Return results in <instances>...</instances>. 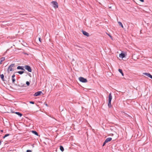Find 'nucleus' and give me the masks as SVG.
I'll return each instance as SVG.
<instances>
[{
    "label": "nucleus",
    "mask_w": 152,
    "mask_h": 152,
    "mask_svg": "<svg viewBox=\"0 0 152 152\" xmlns=\"http://www.w3.org/2000/svg\"><path fill=\"white\" fill-rule=\"evenodd\" d=\"M112 98V96L111 95V93L109 95L108 97V101L111 102Z\"/></svg>",
    "instance_id": "nucleus-12"
},
{
    "label": "nucleus",
    "mask_w": 152,
    "mask_h": 152,
    "mask_svg": "<svg viewBox=\"0 0 152 152\" xmlns=\"http://www.w3.org/2000/svg\"><path fill=\"white\" fill-rule=\"evenodd\" d=\"M0 77L1 78V79H2V80L4 81L5 80L4 79V75L3 74H2L1 75H0Z\"/></svg>",
    "instance_id": "nucleus-15"
},
{
    "label": "nucleus",
    "mask_w": 152,
    "mask_h": 152,
    "mask_svg": "<svg viewBox=\"0 0 152 152\" xmlns=\"http://www.w3.org/2000/svg\"><path fill=\"white\" fill-rule=\"evenodd\" d=\"M42 93V92L41 91H38L36 92L34 94V96H38L40 95Z\"/></svg>",
    "instance_id": "nucleus-6"
},
{
    "label": "nucleus",
    "mask_w": 152,
    "mask_h": 152,
    "mask_svg": "<svg viewBox=\"0 0 152 152\" xmlns=\"http://www.w3.org/2000/svg\"><path fill=\"white\" fill-rule=\"evenodd\" d=\"M143 74L151 78L152 79V75L149 73H144Z\"/></svg>",
    "instance_id": "nucleus-9"
},
{
    "label": "nucleus",
    "mask_w": 152,
    "mask_h": 152,
    "mask_svg": "<svg viewBox=\"0 0 152 152\" xmlns=\"http://www.w3.org/2000/svg\"><path fill=\"white\" fill-rule=\"evenodd\" d=\"M31 132L34 134L35 135H37V136H39V135L38 134V133L36 132V131H34V130H32V131H31Z\"/></svg>",
    "instance_id": "nucleus-14"
},
{
    "label": "nucleus",
    "mask_w": 152,
    "mask_h": 152,
    "mask_svg": "<svg viewBox=\"0 0 152 152\" xmlns=\"http://www.w3.org/2000/svg\"><path fill=\"white\" fill-rule=\"evenodd\" d=\"M1 141L0 140V145H1Z\"/></svg>",
    "instance_id": "nucleus-33"
},
{
    "label": "nucleus",
    "mask_w": 152,
    "mask_h": 152,
    "mask_svg": "<svg viewBox=\"0 0 152 152\" xmlns=\"http://www.w3.org/2000/svg\"><path fill=\"white\" fill-rule=\"evenodd\" d=\"M51 3L53 4V7L55 9L58 7V5L57 2L56 1H52Z\"/></svg>",
    "instance_id": "nucleus-2"
},
{
    "label": "nucleus",
    "mask_w": 152,
    "mask_h": 152,
    "mask_svg": "<svg viewBox=\"0 0 152 152\" xmlns=\"http://www.w3.org/2000/svg\"><path fill=\"white\" fill-rule=\"evenodd\" d=\"M45 105H46V106H48V104H46Z\"/></svg>",
    "instance_id": "nucleus-35"
},
{
    "label": "nucleus",
    "mask_w": 152,
    "mask_h": 152,
    "mask_svg": "<svg viewBox=\"0 0 152 152\" xmlns=\"http://www.w3.org/2000/svg\"><path fill=\"white\" fill-rule=\"evenodd\" d=\"M26 84L28 86H29L30 85V83L28 81H26Z\"/></svg>",
    "instance_id": "nucleus-24"
},
{
    "label": "nucleus",
    "mask_w": 152,
    "mask_h": 152,
    "mask_svg": "<svg viewBox=\"0 0 152 152\" xmlns=\"http://www.w3.org/2000/svg\"><path fill=\"white\" fill-rule=\"evenodd\" d=\"M107 34L109 35V36L111 38H112V37L111 35H110V34Z\"/></svg>",
    "instance_id": "nucleus-30"
},
{
    "label": "nucleus",
    "mask_w": 152,
    "mask_h": 152,
    "mask_svg": "<svg viewBox=\"0 0 152 152\" xmlns=\"http://www.w3.org/2000/svg\"><path fill=\"white\" fill-rule=\"evenodd\" d=\"M79 79L80 81L82 83H86L87 82V79L84 78L82 77H80L79 78Z\"/></svg>",
    "instance_id": "nucleus-3"
},
{
    "label": "nucleus",
    "mask_w": 152,
    "mask_h": 152,
    "mask_svg": "<svg viewBox=\"0 0 152 152\" xmlns=\"http://www.w3.org/2000/svg\"><path fill=\"white\" fill-rule=\"evenodd\" d=\"M75 49H77L78 50H81V49H83V47L81 46H79L78 45H75Z\"/></svg>",
    "instance_id": "nucleus-5"
},
{
    "label": "nucleus",
    "mask_w": 152,
    "mask_h": 152,
    "mask_svg": "<svg viewBox=\"0 0 152 152\" xmlns=\"http://www.w3.org/2000/svg\"><path fill=\"white\" fill-rule=\"evenodd\" d=\"M39 42H41V41H42V39H41V38L40 37H39Z\"/></svg>",
    "instance_id": "nucleus-27"
},
{
    "label": "nucleus",
    "mask_w": 152,
    "mask_h": 152,
    "mask_svg": "<svg viewBox=\"0 0 152 152\" xmlns=\"http://www.w3.org/2000/svg\"><path fill=\"white\" fill-rule=\"evenodd\" d=\"M112 138L111 137H108L107 138L106 140H105V141L107 142V143L108 142L112 140Z\"/></svg>",
    "instance_id": "nucleus-13"
},
{
    "label": "nucleus",
    "mask_w": 152,
    "mask_h": 152,
    "mask_svg": "<svg viewBox=\"0 0 152 152\" xmlns=\"http://www.w3.org/2000/svg\"><path fill=\"white\" fill-rule=\"evenodd\" d=\"M5 59V58L4 57H2L0 58L1 61H4Z\"/></svg>",
    "instance_id": "nucleus-22"
},
{
    "label": "nucleus",
    "mask_w": 152,
    "mask_h": 152,
    "mask_svg": "<svg viewBox=\"0 0 152 152\" xmlns=\"http://www.w3.org/2000/svg\"><path fill=\"white\" fill-rule=\"evenodd\" d=\"M26 152H32V151L31 150H27Z\"/></svg>",
    "instance_id": "nucleus-28"
},
{
    "label": "nucleus",
    "mask_w": 152,
    "mask_h": 152,
    "mask_svg": "<svg viewBox=\"0 0 152 152\" xmlns=\"http://www.w3.org/2000/svg\"><path fill=\"white\" fill-rule=\"evenodd\" d=\"M11 111V112L12 113H15L16 114L18 115L20 117H21L22 116V114L20 112H12V110Z\"/></svg>",
    "instance_id": "nucleus-8"
},
{
    "label": "nucleus",
    "mask_w": 152,
    "mask_h": 152,
    "mask_svg": "<svg viewBox=\"0 0 152 152\" xmlns=\"http://www.w3.org/2000/svg\"><path fill=\"white\" fill-rule=\"evenodd\" d=\"M25 69L27 70L28 72H31L32 70L31 67L28 65H25L24 66Z\"/></svg>",
    "instance_id": "nucleus-4"
},
{
    "label": "nucleus",
    "mask_w": 152,
    "mask_h": 152,
    "mask_svg": "<svg viewBox=\"0 0 152 152\" xmlns=\"http://www.w3.org/2000/svg\"><path fill=\"white\" fill-rule=\"evenodd\" d=\"M139 0L142 2H143L144 1V0Z\"/></svg>",
    "instance_id": "nucleus-31"
},
{
    "label": "nucleus",
    "mask_w": 152,
    "mask_h": 152,
    "mask_svg": "<svg viewBox=\"0 0 152 152\" xmlns=\"http://www.w3.org/2000/svg\"><path fill=\"white\" fill-rule=\"evenodd\" d=\"M15 76V74H14L12 76V78H14Z\"/></svg>",
    "instance_id": "nucleus-29"
},
{
    "label": "nucleus",
    "mask_w": 152,
    "mask_h": 152,
    "mask_svg": "<svg viewBox=\"0 0 152 152\" xmlns=\"http://www.w3.org/2000/svg\"><path fill=\"white\" fill-rule=\"evenodd\" d=\"M82 33L83 34L85 35V36H86L87 37H89V34L88 33V32H87L85 31H84L83 30H82Z\"/></svg>",
    "instance_id": "nucleus-7"
},
{
    "label": "nucleus",
    "mask_w": 152,
    "mask_h": 152,
    "mask_svg": "<svg viewBox=\"0 0 152 152\" xmlns=\"http://www.w3.org/2000/svg\"><path fill=\"white\" fill-rule=\"evenodd\" d=\"M0 131H1V132H3V130H1Z\"/></svg>",
    "instance_id": "nucleus-34"
},
{
    "label": "nucleus",
    "mask_w": 152,
    "mask_h": 152,
    "mask_svg": "<svg viewBox=\"0 0 152 152\" xmlns=\"http://www.w3.org/2000/svg\"><path fill=\"white\" fill-rule=\"evenodd\" d=\"M20 75H22L24 73V71H19L17 72Z\"/></svg>",
    "instance_id": "nucleus-19"
},
{
    "label": "nucleus",
    "mask_w": 152,
    "mask_h": 152,
    "mask_svg": "<svg viewBox=\"0 0 152 152\" xmlns=\"http://www.w3.org/2000/svg\"><path fill=\"white\" fill-rule=\"evenodd\" d=\"M60 149L61 151H64V148L62 146H60Z\"/></svg>",
    "instance_id": "nucleus-20"
},
{
    "label": "nucleus",
    "mask_w": 152,
    "mask_h": 152,
    "mask_svg": "<svg viewBox=\"0 0 152 152\" xmlns=\"http://www.w3.org/2000/svg\"><path fill=\"white\" fill-rule=\"evenodd\" d=\"M118 23L120 26L122 28H123V26L122 23L120 21L118 22Z\"/></svg>",
    "instance_id": "nucleus-18"
},
{
    "label": "nucleus",
    "mask_w": 152,
    "mask_h": 152,
    "mask_svg": "<svg viewBox=\"0 0 152 152\" xmlns=\"http://www.w3.org/2000/svg\"><path fill=\"white\" fill-rule=\"evenodd\" d=\"M106 143H107V142H106L105 141H104V143L103 144L102 146H104Z\"/></svg>",
    "instance_id": "nucleus-25"
},
{
    "label": "nucleus",
    "mask_w": 152,
    "mask_h": 152,
    "mask_svg": "<svg viewBox=\"0 0 152 152\" xmlns=\"http://www.w3.org/2000/svg\"><path fill=\"white\" fill-rule=\"evenodd\" d=\"M2 61H0V64H2Z\"/></svg>",
    "instance_id": "nucleus-32"
},
{
    "label": "nucleus",
    "mask_w": 152,
    "mask_h": 152,
    "mask_svg": "<svg viewBox=\"0 0 152 152\" xmlns=\"http://www.w3.org/2000/svg\"><path fill=\"white\" fill-rule=\"evenodd\" d=\"M118 71L123 76H124V74L122 70L121 69H118Z\"/></svg>",
    "instance_id": "nucleus-16"
},
{
    "label": "nucleus",
    "mask_w": 152,
    "mask_h": 152,
    "mask_svg": "<svg viewBox=\"0 0 152 152\" xmlns=\"http://www.w3.org/2000/svg\"><path fill=\"white\" fill-rule=\"evenodd\" d=\"M10 134H6L3 137V139H4L6 137H7V136H9L10 135Z\"/></svg>",
    "instance_id": "nucleus-21"
},
{
    "label": "nucleus",
    "mask_w": 152,
    "mask_h": 152,
    "mask_svg": "<svg viewBox=\"0 0 152 152\" xmlns=\"http://www.w3.org/2000/svg\"><path fill=\"white\" fill-rule=\"evenodd\" d=\"M108 107L110 108L112 107V105L111 104V102L108 101Z\"/></svg>",
    "instance_id": "nucleus-17"
},
{
    "label": "nucleus",
    "mask_w": 152,
    "mask_h": 152,
    "mask_svg": "<svg viewBox=\"0 0 152 152\" xmlns=\"http://www.w3.org/2000/svg\"><path fill=\"white\" fill-rule=\"evenodd\" d=\"M29 103H30V104H34V102L33 101H30L29 102Z\"/></svg>",
    "instance_id": "nucleus-26"
},
{
    "label": "nucleus",
    "mask_w": 152,
    "mask_h": 152,
    "mask_svg": "<svg viewBox=\"0 0 152 152\" xmlns=\"http://www.w3.org/2000/svg\"><path fill=\"white\" fill-rule=\"evenodd\" d=\"M15 66V64H11L8 67L7 69V72L8 73H10V71H13L14 69V67Z\"/></svg>",
    "instance_id": "nucleus-1"
},
{
    "label": "nucleus",
    "mask_w": 152,
    "mask_h": 152,
    "mask_svg": "<svg viewBox=\"0 0 152 152\" xmlns=\"http://www.w3.org/2000/svg\"><path fill=\"white\" fill-rule=\"evenodd\" d=\"M119 57L122 58H123L125 57V54L124 53H121L119 54Z\"/></svg>",
    "instance_id": "nucleus-11"
},
{
    "label": "nucleus",
    "mask_w": 152,
    "mask_h": 152,
    "mask_svg": "<svg viewBox=\"0 0 152 152\" xmlns=\"http://www.w3.org/2000/svg\"><path fill=\"white\" fill-rule=\"evenodd\" d=\"M12 83H15V80L14 78H12Z\"/></svg>",
    "instance_id": "nucleus-23"
},
{
    "label": "nucleus",
    "mask_w": 152,
    "mask_h": 152,
    "mask_svg": "<svg viewBox=\"0 0 152 152\" xmlns=\"http://www.w3.org/2000/svg\"><path fill=\"white\" fill-rule=\"evenodd\" d=\"M24 66H18L17 67V69H21L22 70H23L24 71H25V70L24 69Z\"/></svg>",
    "instance_id": "nucleus-10"
}]
</instances>
